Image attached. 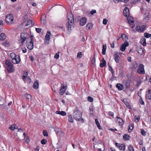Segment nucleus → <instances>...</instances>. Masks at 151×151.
I'll return each instance as SVG.
<instances>
[{"instance_id": "obj_1", "label": "nucleus", "mask_w": 151, "mask_h": 151, "mask_svg": "<svg viewBox=\"0 0 151 151\" xmlns=\"http://www.w3.org/2000/svg\"><path fill=\"white\" fill-rule=\"evenodd\" d=\"M27 17V16L26 15L24 16L23 18L24 22L20 25L19 27L29 28L30 27H33L35 28H38L37 27H35V25H34L35 23L32 20L30 19L26 20Z\"/></svg>"}, {"instance_id": "obj_2", "label": "nucleus", "mask_w": 151, "mask_h": 151, "mask_svg": "<svg viewBox=\"0 0 151 151\" xmlns=\"http://www.w3.org/2000/svg\"><path fill=\"white\" fill-rule=\"evenodd\" d=\"M67 18L68 19V22L66 24V26L68 28H74L75 24L73 15L71 13H68Z\"/></svg>"}, {"instance_id": "obj_3", "label": "nucleus", "mask_w": 151, "mask_h": 151, "mask_svg": "<svg viewBox=\"0 0 151 151\" xmlns=\"http://www.w3.org/2000/svg\"><path fill=\"white\" fill-rule=\"evenodd\" d=\"M28 37V35L26 33H21L20 38L18 40V43L20 45L22 46L24 42L26 40Z\"/></svg>"}, {"instance_id": "obj_4", "label": "nucleus", "mask_w": 151, "mask_h": 151, "mask_svg": "<svg viewBox=\"0 0 151 151\" xmlns=\"http://www.w3.org/2000/svg\"><path fill=\"white\" fill-rule=\"evenodd\" d=\"M33 37V36L31 35L30 37V41L29 38L27 40L26 45L27 48L30 50H32L34 47Z\"/></svg>"}, {"instance_id": "obj_5", "label": "nucleus", "mask_w": 151, "mask_h": 151, "mask_svg": "<svg viewBox=\"0 0 151 151\" xmlns=\"http://www.w3.org/2000/svg\"><path fill=\"white\" fill-rule=\"evenodd\" d=\"M5 64L6 65L7 69L9 73L13 72L14 71V69L13 66L9 60H6Z\"/></svg>"}, {"instance_id": "obj_6", "label": "nucleus", "mask_w": 151, "mask_h": 151, "mask_svg": "<svg viewBox=\"0 0 151 151\" xmlns=\"http://www.w3.org/2000/svg\"><path fill=\"white\" fill-rule=\"evenodd\" d=\"M6 23L9 24L13 23L14 17L13 15L11 14H7L6 17Z\"/></svg>"}, {"instance_id": "obj_7", "label": "nucleus", "mask_w": 151, "mask_h": 151, "mask_svg": "<svg viewBox=\"0 0 151 151\" xmlns=\"http://www.w3.org/2000/svg\"><path fill=\"white\" fill-rule=\"evenodd\" d=\"M51 35L50 32L48 31L46 33L45 38V44H48L49 43L50 37Z\"/></svg>"}, {"instance_id": "obj_8", "label": "nucleus", "mask_w": 151, "mask_h": 151, "mask_svg": "<svg viewBox=\"0 0 151 151\" xmlns=\"http://www.w3.org/2000/svg\"><path fill=\"white\" fill-rule=\"evenodd\" d=\"M73 116L75 119L77 121H80V118L81 117V114L80 112L76 111L73 113Z\"/></svg>"}, {"instance_id": "obj_9", "label": "nucleus", "mask_w": 151, "mask_h": 151, "mask_svg": "<svg viewBox=\"0 0 151 151\" xmlns=\"http://www.w3.org/2000/svg\"><path fill=\"white\" fill-rule=\"evenodd\" d=\"M144 68V66L143 64H140L138 67L137 72L140 74H144L145 73Z\"/></svg>"}, {"instance_id": "obj_10", "label": "nucleus", "mask_w": 151, "mask_h": 151, "mask_svg": "<svg viewBox=\"0 0 151 151\" xmlns=\"http://www.w3.org/2000/svg\"><path fill=\"white\" fill-rule=\"evenodd\" d=\"M127 20L129 23L131 25V27L132 28H134V26L132 24L134 22V20L133 17L129 15L127 17Z\"/></svg>"}, {"instance_id": "obj_11", "label": "nucleus", "mask_w": 151, "mask_h": 151, "mask_svg": "<svg viewBox=\"0 0 151 151\" xmlns=\"http://www.w3.org/2000/svg\"><path fill=\"white\" fill-rule=\"evenodd\" d=\"M116 146L120 150H124L125 149V146L124 144H121L117 143H115Z\"/></svg>"}, {"instance_id": "obj_12", "label": "nucleus", "mask_w": 151, "mask_h": 151, "mask_svg": "<svg viewBox=\"0 0 151 151\" xmlns=\"http://www.w3.org/2000/svg\"><path fill=\"white\" fill-rule=\"evenodd\" d=\"M129 45V43L128 42H125L124 43L121 45L120 50L122 51H124L125 50L126 47L128 46Z\"/></svg>"}, {"instance_id": "obj_13", "label": "nucleus", "mask_w": 151, "mask_h": 151, "mask_svg": "<svg viewBox=\"0 0 151 151\" xmlns=\"http://www.w3.org/2000/svg\"><path fill=\"white\" fill-rule=\"evenodd\" d=\"M20 61V59L18 55L16 56V58H15L12 60V63L14 64L19 63Z\"/></svg>"}, {"instance_id": "obj_14", "label": "nucleus", "mask_w": 151, "mask_h": 151, "mask_svg": "<svg viewBox=\"0 0 151 151\" xmlns=\"http://www.w3.org/2000/svg\"><path fill=\"white\" fill-rule=\"evenodd\" d=\"M66 89V86H63L61 87V89L60 91V94L61 95H62L65 92Z\"/></svg>"}, {"instance_id": "obj_15", "label": "nucleus", "mask_w": 151, "mask_h": 151, "mask_svg": "<svg viewBox=\"0 0 151 151\" xmlns=\"http://www.w3.org/2000/svg\"><path fill=\"white\" fill-rule=\"evenodd\" d=\"M124 15V16L127 17L129 15V9L127 7H126L123 10Z\"/></svg>"}, {"instance_id": "obj_16", "label": "nucleus", "mask_w": 151, "mask_h": 151, "mask_svg": "<svg viewBox=\"0 0 151 151\" xmlns=\"http://www.w3.org/2000/svg\"><path fill=\"white\" fill-rule=\"evenodd\" d=\"M86 18H82L80 20V24L81 26H83L86 24Z\"/></svg>"}, {"instance_id": "obj_17", "label": "nucleus", "mask_w": 151, "mask_h": 151, "mask_svg": "<svg viewBox=\"0 0 151 151\" xmlns=\"http://www.w3.org/2000/svg\"><path fill=\"white\" fill-rule=\"evenodd\" d=\"M150 18V14L148 12L145 13L144 15V19L145 20L147 21Z\"/></svg>"}, {"instance_id": "obj_18", "label": "nucleus", "mask_w": 151, "mask_h": 151, "mask_svg": "<svg viewBox=\"0 0 151 151\" xmlns=\"http://www.w3.org/2000/svg\"><path fill=\"white\" fill-rule=\"evenodd\" d=\"M114 59L115 61L118 63L119 62V56L118 54V53L116 52H115V54L114 55Z\"/></svg>"}, {"instance_id": "obj_19", "label": "nucleus", "mask_w": 151, "mask_h": 151, "mask_svg": "<svg viewBox=\"0 0 151 151\" xmlns=\"http://www.w3.org/2000/svg\"><path fill=\"white\" fill-rule=\"evenodd\" d=\"M122 101L125 105L127 108L129 109H132V107L130 104L127 101L126 99H124Z\"/></svg>"}, {"instance_id": "obj_20", "label": "nucleus", "mask_w": 151, "mask_h": 151, "mask_svg": "<svg viewBox=\"0 0 151 151\" xmlns=\"http://www.w3.org/2000/svg\"><path fill=\"white\" fill-rule=\"evenodd\" d=\"M116 122L120 126H122L124 123L123 119L120 118H117Z\"/></svg>"}, {"instance_id": "obj_21", "label": "nucleus", "mask_w": 151, "mask_h": 151, "mask_svg": "<svg viewBox=\"0 0 151 151\" xmlns=\"http://www.w3.org/2000/svg\"><path fill=\"white\" fill-rule=\"evenodd\" d=\"M41 21L42 24H44L46 23V16L45 14L42 16L41 18Z\"/></svg>"}, {"instance_id": "obj_22", "label": "nucleus", "mask_w": 151, "mask_h": 151, "mask_svg": "<svg viewBox=\"0 0 151 151\" xmlns=\"http://www.w3.org/2000/svg\"><path fill=\"white\" fill-rule=\"evenodd\" d=\"M137 51L138 53L140 55H142L144 52L143 49L140 47L137 48Z\"/></svg>"}, {"instance_id": "obj_23", "label": "nucleus", "mask_w": 151, "mask_h": 151, "mask_svg": "<svg viewBox=\"0 0 151 151\" xmlns=\"http://www.w3.org/2000/svg\"><path fill=\"white\" fill-rule=\"evenodd\" d=\"M55 113L56 114H59L63 116H65L66 114V112L63 111H56Z\"/></svg>"}, {"instance_id": "obj_24", "label": "nucleus", "mask_w": 151, "mask_h": 151, "mask_svg": "<svg viewBox=\"0 0 151 151\" xmlns=\"http://www.w3.org/2000/svg\"><path fill=\"white\" fill-rule=\"evenodd\" d=\"M121 37L123 41H125V42H127L128 40V37L126 35L124 34H122Z\"/></svg>"}, {"instance_id": "obj_25", "label": "nucleus", "mask_w": 151, "mask_h": 151, "mask_svg": "<svg viewBox=\"0 0 151 151\" xmlns=\"http://www.w3.org/2000/svg\"><path fill=\"white\" fill-rule=\"evenodd\" d=\"M146 97L148 99H151V90H149L147 93Z\"/></svg>"}, {"instance_id": "obj_26", "label": "nucleus", "mask_w": 151, "mask_h": 151, "mask_svg": "<svg viewBox=\"0 0 151 151\" xmlns=\"http://www.w3.org/2000/svg\"><path fill=\"white\" fill-rule=\"evenodd\" d=\"M116 87L119 90H122L124 88L123 86L121 84L118 83L116 85Z\"/></svg>"}, {"instance_id": "obj_27", "label": "nucleus", "mask_w": 151, "mask_h": 151, "mask_svg": "<svg viewBox=\"0 0 151 151\" xmlns=\"http://www.w3.org/2000/svg\"><path fill=\"white\" fill-rule=\"evenodd\" d=\"M106 48L107 47L106 45H103L102 53L104 55H105L106 54Z\"/></svg>"}, {"instance_id": "obj_28", "label": "nucleus", "mask_w": 151, "mask_h": 151, "mask_svg": "<svg viewBox=\"0 0 151 151\" xmlns=\"http://www.w3.org/2000/svg\"><path fill=\"white\" fill-rule=\"evenodd\" d=\"M140 42L141 44L143 46H145L146 45V39L145 38L143 37L142 38Z\"/></svg>"}, {"instance_id": "obj_29", "label": "nucleus", "mask_w": 151, "mask_h": 151, "mask_svg": "<svg viewBox=\"0 0 151 151\" xmlns=\"http://www.w3.org/2000/svg\"><path fill=\"white\" fill-rule=\"evenodd\" d=\"M39 87V83L37 81H36L34 83L33 85V88L35 89H37Z\"/></svg>"}, {"instance_id": "obj_30", "label": "nucleus", "mask_w": 151, "mask_h": 151, "mask_svg": "<svg viewBox=\"0 0 151 151\" xmlns=\"http://www.w3.org/2000/svg\"><path fill=\"white\" fill-rule=\"evenodd\" d=\"M5 35L4 34L2 33L0 35V40H4L5 38Z\"/></svg>"}, {"instance_id": "obj_31", "label": "nucleus", "mask_w": 151, "mask_h": 151, "mask_svg": "<svg viewBox=\"0 0 151 151\" xmlns=\"http://www.w3.org/2000/svg\"><path fill=\"white\" fill-rule=\"evenodd\" d=\"M68 121L71 123L73 122L74 119L73 118L72 116L71 115H68Z\"/></svg>"}, {"instance_id": "obj_32", "label": "nucleus", "mask_w": 151, "mask_h": 151, "mask_svg": "<svg viewBox=\"0 0 151 151\" xmlns=\"http://www.w3.org/2000/svg\"><path fill=\"white\" fill-rule=\"evenodd\" d=\"M123 138L124 140H128L129 139L130 137L128 135L125 134L124 135Z\"/></svg>"}, {"instance_id": "obj_33", "label": "nucleus", "mask_w": 151, "mask_h": 151, "mask_svg": "<svg viewBox=\"0 0 151 151\" xmlns=\"http://www.w3.org/2000/svg\"><path fill=\"white\" fill-rule=\"evenodd\" d=\"M147 27V26L146 25H142L141 26L139 25H137L135 28H145Z\"/></svg>"}, {"instance_id": "obj_34", "label": "nucleus", "mask_w": 151, "mask_h": 151, "mask_svg": "<svg viewBox=\"0 0 151 151\" xmlns=\"http://www.w3.org/2000/svg\"><path fill=\"white\" fill-rule=\"evenodd\" d=\"M140 117L139 116H134V119L135 122H138L139 119Z\"/></svg>"}, {"instance_id": "obj_35", "label": "nucleus", "mask_w": 151, "mask_h": 151, "mask_svg": "<svg viewBox=\"0 0 151 151\" xmlns=\"http://www.w3.org/2000/svg\"><path fill=\"white\" fill-rule=\"evenodd\" d=\"M134 127V125L133 124H131L129 125V129H128V131L129 132L132 131Z\"/></svg>"}, {"instance_id": "obj_36", "label": "nucleus", "mask_w": 151, "mask_h": 151, "mask_svg": "<svg viewBox=\"0 0 151 151\" xmlns=\"http://www.w3.org/2000/svg\"><path fill=\"white\" fill-rule=\"evenodd\" d=\"M124 84L127 88L129 87L130 86V83L129 81H125L124 82Z\"/></svg>"}, {"instance_id": "obj_37", "label": "nucleus", "mask_w": 151, "mask_h": 151, "mask_svg": "<svg viewBox=\"0 0 151 151\" xmlns=\"http://www.w3.org/2000/svg\"><path fill=\"white\" fill-rule=\"evenodd\" d=\"M3 45L6 47H8L9 46L10 44L9 42L6 41L3 42Z\"/></svg>"}, {"instance_id": "obj_38", "label": "nucleus", "mask_w": 151, "mask_h": 151, "mask_svg": "<svg viewBox=\"0 0 151 151\" xmlns=\"http://www.w3.org/2000/svg\"><path fill=\"white\" fill-rule=\"evenodd\" d=\"M17 55H16V54L14 52H12L10 54V57L11 58L13 59L15 58H16V56Z\"/></svg>"}, {"instance_id": "obj_39", "label": "nucleus", "mask_w": 151, "mask_h": 151, "mask_svg": "<svg viewBox=\"0 0 151 151\" xmlns=\"http://www.w3.org/2000/svg\"><path fill=\"white\" fill-rule=\"evenodd\" d=\"M93 25L91 23H89L87 24L86 25V28H92Z\"/></svg>"}, {"instance_id": "obj_40", "label": "nucleus", "mask_w": 151, "mask_h": 151, "mask_svg": "<svg viewBox=\"0 0 151 151\" xmlns=\"http://www.w3.org/2000/svg\"><path fill=\"white\" fill-rule=\"evenodd\" d=\"M144 36L147 38H148L151 36V35L147 32L144 34Z\"/></svg>"}, {"instance_id": "obj_41", "label": "nucleus", "mask_w": 151, "mask_h": 151, "mask_svg": "<svg viewBox=\"0 0 151 151\" xmlns=\"http://www.w3.org/2000/svg\"><path fill=\"white\" fill-rule=\"evenodd\" d=\"M0 101H1V102L0 103V105H3L4 102V99L2 97L0 98Z\"/></svg>"}, {"instance_id": "obj_42", "label": "nucleus", "mask_w": 151, "mask_h": 151, "mask_svg": "<svg viewBox=\"0 0 151 151\" xmlns=\"http://www.w3.org/2000/svg\"><path fill=\"white\" fill-rule=\"evenodd\" d=\"M9 129L11 130H14L15 129V126L14 124H12L9 127Z\"/></svg>"}, {"instance_id": "obj_43", "label": "nucleus", "mask_w": 151, "mask_h": 151, "mask_svg": "<svg viewBox=\"0 0 151 151\" xmlns=\"http://www.w3.org/2000/svg\"><path fill=\"white\" fill-rule=\"evenodd\" d=\"M137 67L138 65L136 63H135L133 64L132 68V69H135Z\"/></svg>"}, {"instance_id": "obj_44", "label": "nucleus", "mask_w": 151, "mask_h": 151, "mask_svg": "<svg viewBox=\"0 0 151 151\" xmlns=\"http://www.w3.org/2000/svg\"><path fill=\"white\" fill-rule=\"evenodd\" d=\"M97 144H95L94 145V148H96V149H98L99 150V151H101V149L100 148L101 147H97Z\"/></svg>"}, {"instance_id": "obj_45", "label": "nucleus", "mask_w": 151, "mask_h": 151, "mask_svg": "<svg viewBox=\"0 0 151 151\" xmlns=\"http://www.w3.org/2000/svg\"><path fill=\"white\" fill-rule=\"evenodd\" d=\"M47 141L46 140V139H42L41 141V143L42 145L45 144L47 143Z\"/></svg>"}, {"instance_id": "obj_46", "label": "nucleus", "mask_w": 151, "mask_h": 151, "mask_svg": "<svg viewBox=\"0 0 151 151\" xmlns=\"http://www.w3.org/2000/svg\"><path fill=\"white\" fill-rule=\"evenodd\" d=\"M96 144H97V147H101L104 146V144L101 142H100L99 143H97Z\"/></svg>"}, {"instance_id": "obj_47", "label": "nucleus", "mask_w": 151, "mask_h": 151, "mask_svg": "<svg viewBox=\"0 0 151 151\" xmlns=\"http://www.w3.org/2000/svg\"><path fill=\"white\" fill-rule=\"evenodd\" d=\"M128 149L129 151H134L133 147L132 145H129L128 147Z\"/></svg>"}, {"instance_id": "obj_48", "label": "nucleus", "mask_w": 151, "mask_h": 151, "mask_svg": "<svg viewBox=\"0 0 151 151\" xmlns=\"http://www.w3.org/2000/svg\"><path fill=\"white\" fill-rule=\"evenodd\" d=\"M141 133L142 134V135L143 136H145L146 135V131H144L143 129H141Z\"/></svg>"}, {"instance_id": "obj_49", "label": "nucleus", "mask_w": 151, "mask_h": 151, "mask_svg": "<svg viewBox=\"0 0 151 151\" xmlns=\"http://www.w3.org/2000/svg\"><path fill=\"white\" fill-rule=\"evenodd\" d=\"M25 96L26 97V98L28 99H30L32 97L30 95L28 94H26L25 95Z\"/></svg>"}, {"instance_id": "obj_50", "label": "nucleus", "mask_w": 151, "mask_h": 151, "mask_svg": "<svg viewBox=\"0 0 151 151\" xmlns=\"http://www.w3.org/2000/svg\"><path fill=\"white\" fill-rule=\"evenodd\" d=\"M82 57V52H78L77 54V57L78 58H81Z\"/></svg>"}, {"instance_id": "obj_51", "label": "nucleus", "mask_w": 151, "mask_h": 151, "mask_svg": "<svg viewBox=\"0 0 151 151\" xmlns=\"http://www.w3.org/2000/svg\"><path fill=\"white\" fill-rule=\"evenodd\" d=\"M43 134L45 136L47 137L48 135L47 132L45 130L43 131Z\"/></svg>"}, {"instance_id": "obj_52", "label": "nucleus", "mask_w": 151, "mask_h": 151, "mask_svg": "<svg viewBox=\"0 0 151 151\" xmlns=\"http://www.w3.org/2000/svg\"><path fill=\"white\" fill-rule=\"evenodd\" d=\"M108 22V20L105 18L104 19L103 21V23L104 25H106L107 24Z\"/></svg>"}, {"instance_id": "obj_53", "label": "nucleus", "mask_w": 151, "mask_h": 151, "mask_svg": "<svg viewBox=\"0 0 151 151\" xmlns=\"http://www.w3.org/2000/svg\"><path fill=\"white\" fill-rule=\"evenodd\" d=\"M139 0H134L132 2V4H138L139 2Z\"/></svg>"}, {"instance_id": "obj_54", "label": "nucleus", "mask_w": 151, "mask_h": 151, "mask_svg": "<svg viewBox=\"0 0 151 151\" xmlns=\"http://www.w3.org/2000/svg\"><path fill=\"white\" fill-rule=\"evenodd\" d=\"M106 63H101L100 64V66L101 67H105L106 65Z\"/></svg>"}, {"instance_id": "obj_55", "label": "nucleus", "mask_w": 151, "mask_h": 151, "mask_svg": "<svg viewBox=\"0 0 151 151\" xmlns=\"http://www.w3.org/2000/svg\"><path fill=\"white\" fill-rule=\"evenodd\" d=\"M93 99L92 97L90 96H88V100L89 101L91 102L93 101Z\"/></svg>"}, {"instance_id": "obj_56", "label": "nucleus", "mask_w": 151, "mask_h": 151, "mask_svg": "<svg viewBox=\"0 0 151 151\" xmlns=\"http://www.w3.org/2000/svg\"><path fill=\"white\" fill-rule=\"evenodd\" d=\"M89 110H90V111L91 112V115H92L93 116V109L92 108H90Z\"/></svg>"}, {"instance_id": "obj_57", "label": "nucleus", "mask_w": 151, "mask_h": 151, "mask_svg": "<svg viewBox=\"0 0 151 151\" xmlns=\"http://www.w3.org/2000/svg\"><path fill=\"white\" fill-rule=\"evenodd\" d=\"M96 13V10H92L90 12V13L92 15H93L94 14Z\"/></svg>"}, {"instance_id": "obj_58", "label": "nucleus", "mask_w": 151, "mask_h": 151, "mask_svg": "<svg viewBox=\"0 0 151 151\" xmlns=\"http://www.w3.org/2000/svg\"><path fill=\"white\" fill-rule=\"evenodd\" d=\"M109 70L111 71L112 74H113L114 73V71L113 70L112 67H111V65H109Z\"/></svg>"}, {"instance_id": "obj_59", "label": "nucleus", "mask_w": 151, "mask_h": 151, "mask_svg": "<svg viewBox=\"0 0 151 151\" xmlns=\"http://www.w3.org/2000/svg\"><path fill=\"white\" fill-rule=\"evenodd\" d=\"M26 74H25V75H23L22 76V78L24 80V79H25L27 77V72H26Z\"/></svg>"}, {"instance_id": "obj_60", "label": "nucleus", "mask_w": 151, "mask_h": 151, "mask_svg": "<svg viewBox=\"0 0 151 151\" xmlns=\"http://www.w3.org/2000/svg\"><path fill=\"white\" fill-rule=\"evenodd\" d=\"M59 55L57 53H56L55 55L54 58L56 59H58L59 58Z\"/></svg>"}, {"instance_id": "obj_61", "label": "nucleus", "mask_w": 151, "mask_h": 151, "mask_svg": "<svg viewBox=\"0 0 151 151\" xmlns=\"http://www.w3.org/2000/svg\"><path fill=\"white\" fill-rule=\"evenodd\" d=\"M71 31V29H66V31L68 34H70Z\"/></svg>"}, {"instance_id": "obj_62", "label": "nucleus", "mask_w": 151, "mask_h": 151, "mask_svg": "<svg viewBox=\"0 0 151 151\" xmlns=\"http://www.w3.org/2000/svg\"><path fill=\"white\" fill-rule=\"evenodd\" d=\"M96 61V58H93L92 62L93 64L95 63Z\"/></svg>"}, {"instance_id": "obj_63", "label": "nucleus", "mask_w": 151, "mask_h": 151, "mask_svg": "<svg viewBox=\"0 0 151 151\" xmlns=\"http://www.w3.org/2000/svg\"><path fill=\"white\" fill-rule=\"evenodd\" d=\"M36 31L38 33H40L41 32L42 29H35Z\"/></svg>"}, {"instance_id": "obj_64", "label": "nucleus", "mask_w": 151, "mask_h": 151, "mask_svg": "<svg viewBox=\"0 0 151 151\" xmlns=\"http://www.w3.org/2000/svg\"><path fill=\"white\" fill-rule=\"evenodd\" d=\"M21 9V7L20 6H18L16 9V10L17 11H19Z\"/></svg>"}]
</instances>
